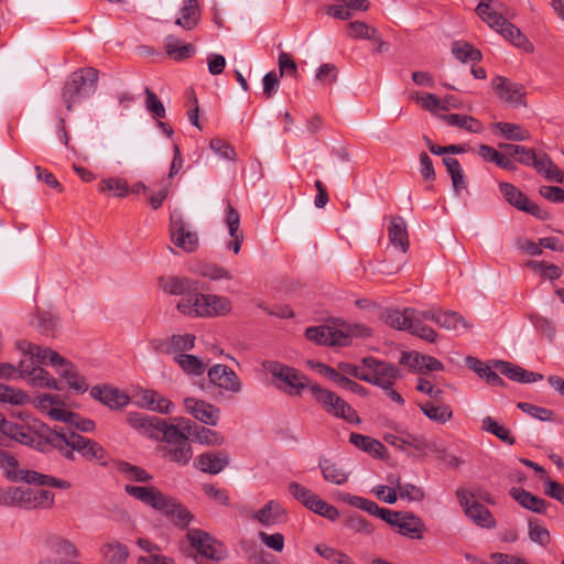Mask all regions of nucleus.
Listing matches in <instances>:
<instances>
[{"label":"nucleus","instance_id":"obj_1","mask_svg":"<svg viewBox=\"0 0 564 564\" xmlns=\"http://www.w3.org/2000/svg\"><path fill=\"white\" fill-rule=\"evenodd\" d=\"M0 433L30 447L46 451L47 446L55 448L68 460H75L74 452L89 462H98L106 466L107 452L96 441L87 438L70 427L50 429L34 422L9 421L0 416Z\"/></svg>","mask_w":564,"mask_h":564},{"label":"nucleus","instance_id":"obj_2","mask_svg":"<svg viewBox=\"0 0 564 564\" xmlns=\"http://www.w3.org/2000/svg\"><path fill=\"white\" fill-rule=\"evenodd\" d=\"M0 468L11 481H23L39 486H50L59 489L70 488L67 480L58 479L35 470L20 469L18 459L7 451L0 449Z\"/></svg>","mask_w":564,"mask_h":564},{"label":"nucleus","instance_id":"obj_3","mask_svg":"<svg viewBox=\"0 0 564 564\" xmlns=\"http://www.w3.org/2000/svg\"><path fill=\"white\" fill-rule=\"evenodd\" d=\"M371 330L367 326L355 325L337 328L330 325H319L306 328L305 336L308 340L325 346H349L352 336L369 337Z\"/></svg>","mask_w":564,"mask_h":564},{"label":"nucleus","instance_id":"obj_4","mask_svg":"<svg viewBox=\"0 0 564 564\" xmlns=\"http://www.w3.org/2000/svg\"><path fill=\"white\" fill-rule=\"evenodd\" d=\"M98 70L85 67L74 72L62 88V100L68 111H73L74 105L80 99L93 95L97 89Z\"/></svg>","mask_w":564,"mask_h":564},{"label":"nucleus","instance_id":"obj_5","mask_svg":"<svg viewBox=\"0 0 564 564\" xmlns=\"http://www.w3.org/2000/svg\"><path fill=\"white\" fill-rule=\"evenodd\" d=\"M176 307L184 315L204 317L225 315L231 310V303L225 296L195 292L194 296L182 297Z\"/></svg>","mask_w":564,"mask_h":564},{"label":"nucleus","instance_id":"obj_6","mask_svg":"<svg viewBox=\"0 0 564 564\" xmlns=\"http://www.w3.org/2000/svg\"><path fill=\"white\" fill-rule=\"evenodd\" d=\"M262 367L284 384H276V388L291 397H300L304 389L310 390V387L315 384L311 383L306 375L279 361L265 360Z\"/></svg>","mask_w":564,"mask_h":564},{"label":"nucleus","instance_id":"obj_7","mask_svg":"<svg viewBox=\"0 0 564 564\" xmlns=\"http://www.w3.org/2000/svg\"><path fill=\"white\" fill-rule=\"evenodd\" d=\"M310 391L321 408L329 415L345 420L351 424H360L361 420L355 409L335 392L319 384L310 387Z\"/></svg>","mask_w":564,"mask_h":564},{"label":"nucleus","instance_id":"obj_8","mask_svg":"<svg viewBox=\"0 0 564 564\" xmlns=\"http://www.w3.org/2000/svg\"><path fill=\"white\" fill-rule=\"evenodd\" d=\"M186 538L191 546L208 560L219 562L227 557L226 546L203 530L189 529Z\"/></svg>","mask_w":564,"mask_h":564},{"label":"nucleus","instance_id":"obj_9","mask_svg":"<svg viewBox=\"0 0 564 564\" xmlns=\"http://www.w3.org/2000/svg\"><path fill=\"white\" fill-rule=\"evenodd\" d=\"M456 497L465 514L477 525L486 529L496 527V520L489 509L474 499V495L465 488L456 490Z\"/></svg>","mask_w":564,"mask_h":564},{"label":"nucleus","instance_id":"obj_10","mask_svg":"<svg viewBox=\"0 0 564 564\" xmlns=\"http://www.w3.org/2000/svg\"><path fill=\"white\" fill-rule=\"evenodd\" d=\"M362 364L367 368V375L370 379L368 382L380 388L392 387L399 376V370L395 366L379 361L373 357H365Z\"/></svg>","mask_w":564,"mask_h":564},{"label":"nucleus","instance_id":"obj_11","mask_svg":"<svg viewBox=\"0 0 564 564\" xmlns=\"http://www.w3.org/2000/svg\"><path fill=\"white\" fill-rule=\"evenodd\" d=\"M499 189L506 200L519 210L525 212L539 219L549 218V213L528 198V196L510 183L502 182Z\"/></svg>","mask_w":564,"mask_h":564},{"label":"nucleus","instance_id":"obj_12","mask_svg":"<svg viewBox=\"0 0 564 564\" xmlns=\"http://www.w3.org/2000/svg\"><path fill=\"white\" fill-rule=\"evenodd\" d=\"M170 232L172 242L185 252H194L198 248V236L187 229L181 215H171Z\"/></svg>","mask_w":564,"mask_h":564},{"label":"nucleus","instance_id":"obj_13","mask_svg":"<svg viewBox=\"0 0 564 564\" xmlns=\"http://www.w3.org/2000/svg\"><path fill=\"white\" fill-rule=\"evenodd\" d=\"M210 383L215 387L231 392L240 393L242 391V382L237 373L227 365L217 364L207 371Z\"/></svg>","mask_w":564,"mask_h":564},{"label":"nucleus","instance_id":"obj_14","mask_svg":"<svg viewBox=\"0 0 564 564\" xmlns=\"http://www.w3.org/2000/svg\"><path fill=\"white\" fill-rule=\"evenodd\" d=\"M184 408L188 414L206 425H217L220 417V409L205 400L187 397L184 399Z\"/></svg>","mask_w":564,"mask_h":564},{"label":"nucleus","instance_id":"obj_15","mask_svg":"<svg viewBox=\"0 0 564 564\" xmlns=\"http://www.w3.org/2000/svg\"><path fill=\"white\" fill-rule=\"evenodd\" d=\"M124 491L154 510L163 511L169 507V497L153 486L126 485Z\"/></svg>","mask_w":564,"mask_h":564},{"label":"nucleus","instance_id":"obj_16","mask_svg":"<svg viewBox=\"0 0 564 564\" xmlns=\"http://www.w3.org/2000/svg\"><path fill=\"white\" fill-rule=\"evenodd\" d=\"M491 85L496 94L506 102L512 106L524 105L525 95L524 87L520 84L512 83L503 76H496L491 80Z\"/></svg>","mask_w":564,"mask_h":564},{"label":"nucleus","instance_id":"obj_17","mask_svg":"<svg viewBox=\"0 0 564 564\" xmlns=\"http://www.w3.org/2000/svg\"><path fill=\"white\" fill-rule=\"evenodd\" d=\"M229 462L230 458L226 452H205L196 457L194 466L205 474L216 475L223 471Z\"/></svg>","mask_w":564,"mask_h":564},{"label":"nucleus","instance_id":"obj_18","mask_svg":"<svg viewBox=\"0 0 564 564\" xmlns=\"http://www.w3.org/2000/svg\"><path fill=\"white\" fill-rule=\"evenodd\" d=\"M164 460L178 466H186L193 457V448L188 438H183L177 444H163L160 446Z\"/></svg>","mask_w":564,"mask_h":564},{"label":"nucleus","instance_id":"obj_19","mask_svg":"<svg viewBox=\"0 0 564 564\" xmlns=\"http://www.w3.org/2000/svg\"><path fill=\"white\" fill-rule=\"evenodd\" d=\"M494 368L510 380L520 383H532L543 379L542 373L529 371L509 361L497 360L494 364Z\"/></svg>","mask_w":564,"mask_h":564},{"label":"nucleus","instance_id":"obj_20","mask_svg":"<svg viewBox=\"0 0 564 564\" xmlns=\"http://www.w3.org/2000/svg\"><path fill=\"white\" fill-rule=\"evenodd\" d=\"M90 395L112 410L121 409L130 402L128 394L111 387L94 386L90 389Z\"/></svg>","mask_w":564,"mask_h":564},{"label":"nucleus","instance_id":"obj_21","mask_svg":"<svg viewBox=\"0 0 564 564\" xmlns=\"http://www.w3.org/2000/svg\"><path fill=\"white\" fill-rule=\"evenodd\" d=\"M160 288L171 295H187L186 297L194 296L192 292H197L198 282L185 276H165L160 279Z\"/></svg>","mask_w":564,"mask_h":564},{"label":"nucleus","instance_id":"obj_22","mask_svg":"<svg viewBox=\"0 0 564 564\" xmlns=\"http://www.w3.org/2000/svg\"><path fill=\"white\" fill-rule=\"evenodd\" d=\"M43 545L50 554L77 558L80 552L69 540L58 534H47L43 540Z\"/></svg>","mask_w":564,"mask_h":564},{"label":"nucleus","instance_id":"obj_23","mask_svg":"<svg viewBox=\"0 0 564 564\" xmlns=\"http://www.w3.org/2000/svg\"><path fill=\"white\" fill-rule=\"evenodd\" d=\"M388 237L390 243L398 248L401 252L405 253L409 250V234L406 223L401 216H391L390 225L388 227Z\"/></svg>","mask_w":564,"mask_h":564},{"label":"nucleus","instance_id":"obj_24","mask_svg":"<svg viewBox=\"0 0 564 564\" xmlns=\"http://www.w3.org/2000/svg\"><path fill=\"white\" fill-rule=\"evenodd\" d=\"M225 223L228 227L229 235L232 238L227 243V248L237 254L239 253L243 242V234L240 230V215L230 203L227 204Z\"/></svg>","mask_w":564,"mask_h":564},{"label":"nucleus","instance_id":"obj_25","mask_svg":"<svg viewBox=\"0 0 564 564\" xmlns=\"http://www.w3.org/2000/svg\"><path fill=\"white\" fill-rule=\"evenodd\" d=\"M395 527L401 535L415 540H421L426 530L422 518L412 512H402Z\"/></svg>","mask_w":564,"mask_h":564},{"label":"nucleus","instance_id":"obj_26","mask_svg":"<svg viewBox=\"0 0 564 564\" xmlns=\"http://www.w3.org/2000/svg\"><path fill=\"white\" fill-rule=\"evenodd\" d=\"M416 316V310L404 308L400 311L398 308H387L381 317L384 323L395 329L410 332L413 321Z\"/></svg>","mask_w":564,"mask_h":564},{"label":"nucleus","instance_id":"obj_27","mask_svg":"<svg viewBox=\"0 0 564 564\" xmlns=\"http://www.w3.org/2000/svg\"><path fill=\"white\" fill-rule=\"evenodd\" d=\"M509 495L524 509L532 512L544 514L546 513L547 506L550 505L543 498H540L530 491L522 488L512 487L509 490Z\"/></svg>","mask_w":564,"mask_h":564},{"label":"nucleus","instance_id":"obj_28","mask_svg":"<svg viewBox=\"0 0 564 564\" xmlns=\"http://www.w3.org/2000/svg\"><path fill=\"white\" fill-rule=\"evenodd\" d=\"M140 404L162 414L171 413L174 408L170 399L155 390H143L140 394Z\"/></svg>","mask_w":564,"mask_h":564},{"label":"nucleus","instance_id":"obj_29","mask_svg":"<svg viewBox=\"0 0 564 564\" xmlns=\"http://www.w3.org/2000/svg\"><path fill=\"white\" fill-rule=\"evenodd\" d=\"M0 503L13 505L23 509H33L32 489L9 487L4 490H0Z\"/></svg>","mask_w":564,"mask_h":564},{"label":"nucleus","instance_id":"obj_30","mask_svg":"<svg viewBox=\"0 0 564 564\" xmlns=\"http://www.w3.org/2000/svg\"><path fill=\"white\" fill-rule=\"evenodd\" d=\"M200 20V8L198 0H183L181 17L175 20V24L186 31L195 29Z\"/></svg>","mask_w":564,"mask_h":564},{"label":"nucleus","instance_id":"obj_31","mask_svg":"<svg viewBox=\"0 0 564 564\" xmlns=\"http://www.w3.org/2000/svg\"><path fill=\"white\" fill-rule=\"evenodd\" d=\"M419 408L431 421L438 424H444L453 417V411L446 403H440L438 401H426L419 403Z\"/></svg>","mask_w":564,"mask_h":564},{"label":"nucleus","instance_id":"obj_32","mask_svg":"<svg viewBox=\"0 0 564 564\" xmlns=\"http://www.w3.org/2000/svg\"><path fill=\"white\" fill-rule=\"evenodd\" d=\"M191 429L189 420L185 421V425H182V429L160 420L156 431L162 432L164 444H177L181 440L188 438Z\"/></svg>","mask_w":564,"mask_h":564},{"label":"nucleus","instance_id":"obj_33","mask_svg":"<svg viewBox=\"0 0 564 564\" xmlns=\"http://www.w3.org/2000/svg\"><path fill=\"white\" fill-rule=\"evenodd\" d=\"M164 51L172 59L184 61L195 53V46L193 44H183L176 36L167 35L164 39Z\"/></svg>","mask_w":564,"mask_h":564},{"label":"nucleus","instance_id":"obj_34","mask_svg":"<svg viewBox=\"0 0 564 564\" xmlns=\"http://www.w3.org/2000/svg\"><path fill=\"white\" fill-rule=\"evenodd\" d=\"M318 467L322 470L323 478L328 482L344 485L348 481L349 473L326 457L319 458Z\"/></svg>","mask_w":564,"mask_h":564},{"label":"nucleus","instance_id":"obj_35","mask_svg":"<svg viewBox=\"0 0 564 564\" xmlns=\"http://www.w3.org/2000/svg\"><path fill=\"white\" fill-rule=\"evenodd\" d=\"M285 512L281 505L275 500L268 501L261 509L254 512L252 518L262 525L270 527L279 522Z\"/></svg>","mask_w":564,"mask_h":564},{"label":"nucleus","instance_id":"obj_36","mask_svg":"<svg viewBox=\"0 0 564 564\" xmlns=\"http://www.w3.org/2000/svg\"><path fill=\"white\" fill-rule=\"evenodd\" d=\"M25 348L22 347L23 350L32 358H35V360L40 364H45L47 359H50V362L53 366H56L58 368L64 366V362H67L68 360L62 357L58 352L50 349V348H42L39 345L28 343L25 344Z\"/></svg>","mask_w":564,"mask_h":564},{"label":"nucleus","instance_id":"obj_37","mask_svg":"<svg viewBox=\"0 0 564 564\" xmlns=\"http://www.w3.org/2000/svg\"><path fill=\"white\" fill-rule=\"evenodd\" d=\"M349 441L357 448L370 454L373 457L382 458L386 453L384 445L370 436L362 435L359 433H351L349 436Z\"/></svg>","mask_w":564,"mask_h":564},{"label":"nucleus","instance_id":"obj_38","mask_svg":"<svg viewBox=\"0 0 564 564\" xmlns=\"http://www.w3.org/2000/svg\"><path fill=\"white\" fill-rule=\"evenodd\" d=\"M534 170L547 181L563 183L564 172L551 160L546 153H540Z\"/></svg>","mask_w":564,"mask_h":564},{"label":"nucleus","instance_id":"obj_39","mask_svg":"<svg viewBox=\"0 0 564 564\" xmlns=\"http://www.w3.org/2000/svg\"><path fill=\"white\" fill-rule=\"evenodd\" d=\"M160 420L161 419L159 417L149 416L138 412H131L127 415V422L131 427L149 436L154 435V432H156V427L159 426Z\"/></svg>","mask_w":564,"mask_h":564},{"label":"nucleus","instance_id":"obj_40","mask_svg":"<svg viewBox=\"0 0 564 564\" xmlns=\"http://www.w3.org/2000/svg\"><path fill=\"white\" fill-rule=\"evenodd\" d=\"M113 466L118 473L124 475L131 481L150 482L153 479V476L145 469L128 462L118 459L113 462Z\"/></svg>","mask_w":564,"mask_h":564},{"label":"nucleus","instance_id":"obj_41","mask_svg":"<svg viewBox=\"0 0 564 564\" xmlns=\"http://www.w3.org/2000/svg\"><path fill=\"white\" fill-rule=\"evenodd\" d=\"M466 364L470 369H473L480 378L486 379V381L491 386H503V380L498 375L499 372L495 369H491L488 365L484 364L479 359L475 357H467Z\"/></svg>","mask_w":564,"mask_h":564},{"label":"nucleus","instance_id":"obj_42","mask_svg":"<svg viewBox=\"0 0 564 564\" xmlns=\"http://www.w3.org/2000/svg\"><path fill=\"white\" fill-rule=\"evenodd\" d=\"M442 119L453 127H458L469 132L480 133L484 130L481 122L474 117L459 113L442 116Z\"/></svg>","mask_w":564,"mask_h":564},{"label":"nucleus","instance_id":"obj_43","mask_svg":"<svg viewBox=\"0 0 564 564\" xmlns=\"http://www.w3.org/2000/svg\"><path fill=\"white\" fill-rule=\"evenodd\" d=\"M174 361L186 375L189 376H200L206 370L204 361L194 355L178 354L174 357Z\"/></svg>","mask_w":564,"mask_h":564},{"label":"nucleus","instance_id":"obj_44","mask_svg":"<svg viewBox=\"0 0 564 564\" xmlns=\"http://www.w3.org/2000/svg\"><path fill=\"white\" fill-rule=\"evenodd\" d=\"M437 325L447 330H458L459 327L467 330L471 327L463 315L455 311L440 310Z\"/></svg>","mask_w":564,"mask_h":564},{"label":"nucleus","instance_id":"obj_45","mask_svg":"<svg viewBox=\"0 0 564 564\" xmlns=\"http://www.w3.org/2000/svg\"><path fill=\"white\" fill-rule=\"evenodd\" d=\"M57 371L67 381L70 389L77 392L87 391L88 384L85 378L76 372L75 366L69 360L64 362L63 367L57 368Z\"/></svg>","mask_w":564,"mask_h":564},{"label":"nucleus","instance_id":"obj_46","mask_svg":"<svg viewBox=\"0 0 564 564\" xmlns=\"http://www.w3.org/2000/svg\"><path fill=\"white\" fill-rule=\"evenodd\" d=\"M443 163L451 175L455 193L459 194L463 189H466L467 183L465 181V174L458 160L455 158L446 156L443 159Z\"/></svg>","mask_w":564,"mask_h":564},{"label":"nucleus","instance_id":"obj_47","mask_svg":"<svg viewBox=\"0 0 564 564\" xmlns=\"http://www.w3.org/2000/svg\"><path fill=\"white\" fill-rule=\"evenodd\" d=\"M476 12L484 22L497 32L507 21V19L501 13L497 12L488 2H479Z\"/></svg>","mask_w":564,"mask_h":564},{"label":"nucleus","instance_id":"obj_48","mask_svg":"<svg viewBox=\"0 0 564 564\" xmlns=\"http://www.w3.org/2000/svg\"><path fill=\"white\" fill-rule=\"evenodd\" d=\"M498 32L517 47H521L524 50H528V47L532 48V44L529 42L527 36L520 31L519 28H517L508 20L499 29Z\"/></svg>","mask_w":564,"mask_h":564},{"label":"nucleus","instance_id":"obj_49","mask_svg":"<svg viewBox=\"0 0 564 564\" xmlns=\"http://www.w3.org/2000/svg\"><path fill=\"white\" fill-rule=\"evenodd\" d=\"M453 55L460 62H479L482 58V54L479 50L475 48L467 42L456 41L452 45Z\"/></svg>","mask_w":564,"mask_h":564},{"label":"nucleus","instance_id":"obj_50","mask_svg":"<svg viewBox=\"0 0 564 564\" xmlns=\"http://www.w3.org/2000/svg\"><path fill=\"white\" fill-rule=\"evenodd\" d=\"M389 481L395 485L397 492L401 499L421 502L425 497L424 490L421 487L413 484H401L400 477H397L395 479L390 477Z\"/></svg>","mask_w":564,"mask_h":564},{"label":"nucleus","instance_id":"obj_51","mask_svg":"<svg viewBox=\"0 0 564 564\" xmlns=\"http://www.w3.org/2000/svg\"><path fill=\"white\" fill-rule=\"evenodd\" d=\"M101 552L108 564H124L129 556L128 547L118 542L105 544Z\"/></svg>","mask_w":564,"mask_h":564},{"label":"nucleus","instance_id":"obj_52","mask_svg":"<svg viewBox=\"0 0 564 564\" xmlns=\"http://www.w3.org/2000/svg\"><path fill=\"white\" fill-rule=\"evenodd\" d=\"M191 435L202 445L220 446L225 443V437L220 433L205 426H195Z\"/></svg>","mask_w":564,"mask_h":564},{"label":"nucleus","instance_id":"obj_53","mask_svg":"<svg viewBox=\"0 0 564 564\" xmlns=\"http://www.w3.org/2000/svg\"><path fill=\"white\" fill-rule=\"evenodd\" d=\"M169 507L163 509V513L173 518L174 523L180 527H186L193 519L191 512L176 502L175 499L169 497Z\"/></svg>","mask_w":564,"mask_h":564},{"label":"nucleus","instance_id":"obj_54","mask_svg":"<svg viewBox=\"0 0 564 564\" xmlns=\"http://www.w3.org/2000/svg\"><path fill=\"white\" fill-rule=\"evenodd\" d=\"M99 192L113 193V196L122 198L129 194V185L120 177L104 178L99 183Z\"/></svg>","mask_w":564,"mask_h":564},{"label":"nucleus","instance_id":"obj_55","mask_svg":"<svg viewBox=\"0 0 564 564\" xmlns=\"http://www.w3.org/2000/svg\"><path fill=\"white\" fill-rule=\"evenodd\" d=\"M482 429L495 436H497L500 441L513 445L516 443V438L511 435L510 431L499 424L496 420H494L491 416H486L482 420Z\"/></svg>","mask_w":564,"mask_h":564},{"label":"nucleus","instance_id":"obj_56","mask_svg":"<svg viewBox=\"0 0 564 564\" xmlns=\"http://www.w3.org/2000/svg\"><path fill=\"white\" fill-rule=\"evenodd\" d=\"M494 128L499 130L500 133L510 141H524L529 139V132L517 123L510 122H496Z\"/></svg>","mask_w":564,"mask_h":564},{"label":"nucleus","instance_id":"obj_57","mask_svg":"<svg viewBox=\"0 0 564 564\" xmlns=\"http://www.w3.org/2000/svg\"><path fill=\"white\" fill-rule=\"evenodd\" d=\"M194 272L200 276L208 278L210 280L232 279V274L227 269L219 267L215 263H200L196 267Z\"/></svg>","mask_w":564,"mask_h":564},{"label":"nucleus","instance_id":"obj_58","mask_svg":"<svg viewBox=\"0 0 564 564\" xmlns=\"http://www.w3.org/2000/svg\"><path fill=\"white\" fill-rule=\"evenodd\" d=\"M411 98L419 102L425 110L436 112L437 110H447V106L444 105L441 98L435 94L431 93H412Z\"/></svg>","mask_w":564,"mask_h":564},{"label":"nucleus","instance_id":"obj_59","mask_svg":"<svg viewBox=\"0 0 564 564\" xmlns=\"http://www.w3.org/2000/svg\"><path fill=\"white\" fill-rule=\"evenodd\" d=\"M307 509L330 521H335L339 517L337 508L321 499L317 495H315V499H312L311 503L307 505Z\"/></svg>","mask_w":564,"mask_h":564},{"label":"nucleus","instance_id":"obj_60","mask_svg":"<svg viewBox=\"0 0 564 564\" xmlns=\"http://www.w3.org/2000/svg\"><path fill=\"white\" fill-rule=\"evenodd\" d=\"M196 337L192 334H175L170 337L172 354H185L195 346Z\"/></svg>","mask_w":564,"mask_h":564},{"label":"nucleus","instance_id":"obj_61","mask_svg":"<svg viewBox=\"0 0 564 564\" xmlns=\"http://www.w3.org/2000/svg\"><path fill=\"white\" fill-rule=\"evenodd\" d=\"M528 267L531 268L534 272L540 275L547 278L550 280H557L562 275V269L553 263H547L545 261H529Z\"/></svg>","mask_w":564,"mask_h":564},{"label":"nucleus","instance_id":"obj_62","mask_svg":"<svg viewBox=\"0 0 564 564\" xmlns=\"http://www.w3.org/2000/svg\"><path fill=\"white\" fill-rule=\"evenodd\" d=\"M315 551L324 558L335 564H354L352 560L345 553L325 544L315 546Z\"/></svg>","mask_w":564,"mask_h":564},{"label":"nucleus","instance_id":"obj_63","mask_svg":"<svg viewBox=\"0 0 564 564\" xmlns=\"http://www.w3.org/2000/svg\"><path fill=\"white\" fill-rule=\"evenodd\" d=\"M28 394L20 389H14L3 383H0V401L15 405L24 404L28 402Z\"/></svg>","mask_w":564,"mask_h":564},{"label":"nucleus","instance_id":"obj_64","mask_svg":"<svg viewBox=\"0 0 564 564\" xmlns=\"http://www.w3.org/2000/svg\"><path fill=\"white\" fill-rule=\"evenodd\" d=\"M348 34L352 39L371 40L378 34V30L371 28L366 22L354 21L348 24Z\"/></svg>","mask_w":564,"mask_h":564}]
</instances>
